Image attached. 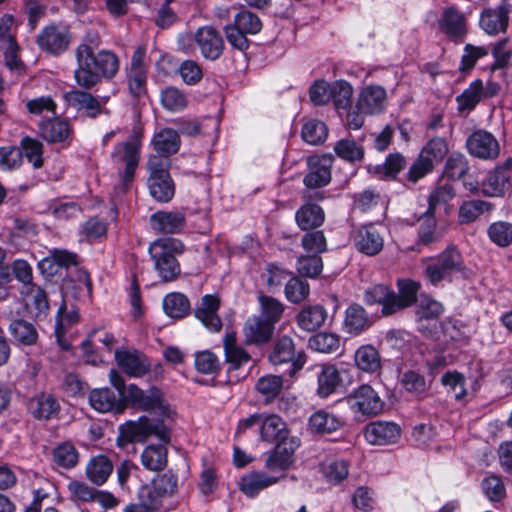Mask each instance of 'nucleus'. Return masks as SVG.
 <instances>
[{
	"mask_svg": "<svg viewBox=\"0 0 512 512\" xmlns=\"http://www.w3.org/2000/svg\"><path fill=\"white\" fill-rule=\"evenodd\" d=\"M149 170L148 188L150 195L158 202H169L175 193L174 182L169 174V161L159 156H150L147 162Z\"/></svg>",
	"mask_w": 512,
	"mask_h": 512,
	"instance_id": "obj_5",
	"label": "nucleus"
},
{
	"mask_svg": "<svg viewBox=\"0 0 512 512\" xmlns=\"http://www.w3.org/2000/svg\"><path fill=\"white\" fill-rule=\"evenodd\" d=\"M334 151L338 157L349 162L361 161L364 157L363 147L353 139L339 140L334 146Z\"/></svg>",
	"mask_w": 512,
	"mask_h": 512,
	"instance_id": "obj_55",
	"label": "nucleus"
},
{
	"mask_svg": "<svg viewBox=\"0 0 512 512\" xmlns=\"http://www.w3.org/2000/svg\"><path fill=\"white\" fill-rule=\"evenodd\" d=\"M354 361L357 368L366 373H376L381 369V356L370 344L362 345L356 350Z\"/></svg>",
	"mask_w": 512,
	"mask_h": 512,
	"instance_id": "obj_36",
	"label": "nucleus"
},
{
	"mask_svg": "<svg viewBox=\"0 0 512 512\" xmlns=\"http://www.w3.org/2000/svg\"><path fill=\"white\" fill-rule=\"evenodd\" d=\"M333 161L334 158L331 154L309 157V171L303 180L305 186L309 189H317L329 184L331 181Z\"/></svg>",
	"mask_w": 512,
	"mask_h": 512,
	"instance_id": "obj_10",
	"label": "nucleus"
},
{
	"mask_svg": "<svg viewBox=\"0 0 512 512\" xmlns=\"http://www.w3.org/2000/svg\"><path fill=\"white\" fill-rule=\"evenodd\" d=\"M139 409L155 411L162 416H169L171 412L170 405L165 400L162 391L156 387H151L144 392Z\"/></svg>",
	"mask_w": 512,
	"mask_h": 512,
	"instance_id": "obj_45",
	"label": "nucleus"
},
{
	"mask_svg": "<svg viewBox=\"0 0 512 512\" xmlns=\"http://www.w3.org/2000/svg\"><path fill=\"white\" fill-rule=\"evenodd\" d=\"M89 403L94 410L101 413L122 412L124 410L119 394L116 395L114 391L107 387L92 390L89 394Z\"/></svg>",
	"mask_w": 512,
	"mask_h": 512,
	"instance_id": "obj_29",
	"label": "nucleus"
},
{
	"mask_svg": "<svg viewBox=\"0 0 512 512\" xmlns=\"http://www.w3.org/2000/svg\"><path fill=\"white\" fill-rule=\"evenodd\" d=\"M492 204L482 200H470L464 202L459 209V219L461 223H471L481 214L490 211Z\"/></svg>",
	"mask_w": 512,
	"mask_h": 512,
	"instance_id": "obj_56",
	"label": "nucleus"
},
{
	"mask_svg": "<svg viewBox=\"0 0 512 512\" xmlns=\"http://www.w3.org/2000/svg\"><path fill=\"white\" fill-rule=\"evenodd\" d=\"M323 269L322 258L319 255H302L297 260V271L300 275L314 278L318 276Z\"/></svg>",
	"mask_w": 512,
	"mask_h": 512,
	"instance_id": "obj_61",
	"label": "nucleus"
},
{
	"mask_svg": "<svg viewBox=\"0 0 512 512\" xmlns=\"http://www.w3.org/2000/svg\"><path fill=\"white\" fill-rule=\"evenodd\" d=\"M386 102V90L379 85H370L362 89L357 100V109L364 114H378L383 111Z\"/></svg>",
	"mask_w": 512,
	"mask_h": 512,
	"instance_id": "obj_21",
	"label": "nucleus"
},
{
	"mask_svg": "<svg viewBox=\"0 0 512 512\" xmlns=\"http://www.w3.org/2000/svg\"><path fill=\"white\" fill-rule=\"evenodd\" d=\"M256 391L264 397L265 403L272 402L283 389L282 376L268 374L260 377L255 384Z\"/></svg>",
	"mask_w": 512,
	"mask_h": 512,
	"instance_id": "obj_47",
	"label": "nucleus"
},
{
	"mask_svg": "<svg viewBox=\"0 0 512 512\" xmlns=\"http://www.w3.org/2000/svg\"><path fill=\"white\" fill-rule=\"evenodd\" d=\"M115 360L119 368L131 377H142L150 370L148 358L137 350H116Z\"/></svg>",
	"mask_w": 512,
	"mask_h": 512,
	"instance_id": "obj_16",
	"label": "nucleus"
},
{
	"mask_svg": "<svg viewBox=\"0 0 512 512\" xmlns=\"http://www.w3.org/2000/svg\"><path fill=\"white\" fill-rule=\"evenodd\" d=\"M279 481L278 477L269 476L265 472L255 471L241 478L240 490L248 497H255L260 491Z\"/></svg>",
	"mask_w": 512,
	"mask_h": 512,
	"instance_id": "obj_34",
	"label": "nucleus"
},
{
	"mask_svg": "<svg viewBox=\"0 0 512 512\" xmlns=\"http://www.w3.org/2000/svg\"><path fill=\"white\" fill-rule=\"evenodd\" d=\"M353 95L352 86L344 80L332 83L331 100L337 109H347L351 105Z\"/></svg>",
	"mask_w": 512,
	"mask_h": 512,
	"instance_id": "obj_60",
	"label": "nucleus"
},
{
	"mask_svg": "<svg viewBox=\"0 0 512 512\" xmlns=\"http://www.w3.org/2000/svg\"><path fill=\"white\" fill-rule=\"evenodd\" d=\"M444 312V307L439 301L428 296L421 295L416 305V318L422 320H436Z\"/></svg>",
	"mask_w": 512,
	"mask_h": 512,
	"instance_id": "obj_50",
	"label": "nucleus"
},
{
	"mask_svg": "<svg viewBox=\"0 0 512 512\" xmlns=\"http://www.w3.org/2000/svg\"><path fill=\"white\" fill-rule=\"evenodd\" d=\"M19 148L22 151V156L24 155L34 168L42 167L43 144L39 140L25 136L22 138Z\"/></svg>",
	"mask_w": 512,
	"mask_h": 512,
	"instance_id": "obj_54",
	"label": "nucleus"
},
{
	"mask_svg": "<svg viewBox=\"0 0 512 512\" xmlns=\"http://www.w3.org/2000/svg\"><path fill=\"white\" fill-rule=\"evenodd\" d=\"M220 300L214 295H205L194 310L195 317L211 332H218L222 328V321L218 316Z\"/></svg>",
	"mask_w": 512,
	"mask_h": 512,
	"instance_id": "obj_17",
	"label": "nucleus"
},
{
	"mask_svg": "<svg viewBox=\"0 0 512 512\" xmlns=\"http://www.w3.org/2000/svg\"><path fill=\"white\" fill-rule=\"evenodd\" d=\"M327 318V311L321 305L304 307L297 315L298 325L305 331H315L321 327Z\"/></svg>",
	"mask_w": 512,
	"mask_h": 512,
	"instance_id": "obj_39",
	"label": "nucleus"
},
{
	"mask_svg": "<svg viewBox=\"0 0 512 512\" xmlns=\"http://www.w3.org/2000/svg\"><path fill=\"white\" fill-rule=\"evenodd\" d=\"M161 103L169 111H179L187 106V98L178 88L167 87L161 93Z\"/></svg>",
	"mask_w": 512,
	"mask_h": 512,
	"instance_id": "obj_63",
	"label": "nucleus"
},
{
	"mask_svg": "<svg viewBox=\"0 0 512 512\" xmlns=\"http://www.w3.org/2000/svg\"><path fill=\"white\" fill-rule=\"evenodd\" d=\"M150 225L157 233H179L185 225V216L178 211H158L150 216Z\"/></svg>",
	"mask_w": 512,
	"mask_h": 512,
	"instance_id": "obj_24",
	"label": "nucleus"
},
{
	"mask_svg": "<svg viewBox=\"0 0 512 512\" xmlns=\"http://www.w3.org/2000/svg\"><path fill=\"white\" fill-rule=\"evenodd\" d=\"M310 293L308 282L298 278L291 277L285 285V296L288 301L298 304L307 299Z\"/></svg>",
	"mask_w": 512,
	"mask_h": 512,
	"instance_id": "obj_59",
	"label": "nucleus"
},
{
	"mask_svg": "<svg viewBox=\"0 0 512 512\" xmlns=\"http://www.w3.org/2000/svg\"><path fill=\"white\" fill-rule=\"evenodd\" d=\"M511 169L512 158H508L501 166H497L489 173L486 180L482 183V192L487 196L502 194L509 187Z\"/></svg>",
	"mask_w": 512,
	"mask_h": 512,
	"instance_id": "obj_23",
	"label": "nucleus"
},
{
	"mask_svg": "<svg viewBox=\"0 0 512 512\" xmlns=\"http://www.w3.org/2000/svg\"><path fill=\"white\" fill-rule=\"evenodd\" d=\"M152 144L155 151L159 154L158 156L168 160L169 156L178 152L181 140L177 131L171 128H164L154 135Z\"/></svg>",
	"mask_w": 512,
	"mask_h": 512,
	"instance_id": "obj_32",
	"label": "nucleus"
},
{
	"mask_svg": "<svg viewBox=\"0 0 512 512\" xmlns=\"http://www.w3.org/2000/svg\"><path fill=\"white\" fill-rule=\"evenodd\" d=\"M399 294L392 291V306L394 313L410 307L417 301V293L420 288V284L409 280L403 279L398 281Z\"/></svg>",
	"mask_w": 512,
	"mask_h": 512,
	"instance_id": "obj_35",
	"label": "nucleus"
},
{
	"mask_svg": "<svg viewBox=\"0 0 512 512\" xmlns=\"http://www.w3.org/2000/svg\"><path fill=\"white\" fill-rule=\"evenodd\" d=\"M268 359L274 366L290 363V374L302 369L306 362L305 354L303 352L297 353L292 338L286 335L279 337L274 342Z\"/></svg>",
	"mask_w": 512,
	"mask_h": 512,
	"instance_id": "obj_7",
	"label": "nucleus"
},
{
	"mask_svg": "<svg viewBox=\"0 0 512 512\" xmlns=\"http://www.w3.org/2000/svg\"><path fill=\"white\" fill-rule=\"evenodd\" d=\"M100 45V35L89 31L75 49L74 79L85 90L93 89L101 78L112 79L119 70L118 56L110 50H98Z\"/></svg>",
	"mask_w": 512,
	"mask_h": 512,
	"instance_id": "obj_1",
	"label": "nucleus"
},
{
	"mask_svg": "<svg viewBox=\"0 0 512 512\" xmlns=\"http://www.w3.org/2000/svg\"><path fill=\"white\" fill-rule=\"evenodd\" d=\"M183 251V243L175 238H160L150 244L149 254L159 277L164 282L173 281L180 274V265L175 255Z\"/></svg>",
	"mask_w": 512,
	"mask_h": 512,
	"instance_id": "obj_4",
	"label": "nucleus"
},
{
	"mask_svg": "<svg viewBox=\"0 0 512 512\" xmlns=\"http://www.w3.org/2000/svg\"><path fill=\"white\" fill-rule=\"evenodd\" d=\"M439 28L449 38L454 40L463 38L467 33L464 15L453 7L444 10L439 19Z\"/></svg>",
	"mask_w": 512,
	"mask_h": 512,
	"instance_id": "obj_28",
	"label": "nucleus"
},
{
	"mask_svg": "<svg viewBox=\"0 0 512 512\" xmlns=\"http://www.w3.org/2000/svg\"><path fill=\"white\" fill-rule=\"evenodd\" d=\"M366 310L359 304H351L345 311L343 328L351 335H358L371 326Z\"/></svg>",
	"mask_w": 512,
	"mask_h": 512,
	"instance_id": "obj_31",
	"label": "nucleus"
},
{
	"mask_svg": "<svg viewBox=\"0 0 512 512\" xmlns=\"http://www.w3.org/2000/svg\"><path fill=\"white\" fill-rule=\"evenodd\" d=\"M274 328L273 324L258 316L248 318L243 327L245 343L255 345L267 343L273 335Z\"/></svg>",
	"mask_w": 512,
	"mask_h": 512,
	"instance_id": "obj_25",
	"label": "nucleus"
},
{
	"mask_svg": "<svg viewBox=\"0 0 512 512\" xmlns=\"http://www.w3.org/2000/svg\"><path fill=\"white\" fill-rule=\"evenodd\" d=\"M224 350L226 362L230 365V369H238L250 360L249 354L241 347L236 345L235 336L227 334L224 339Z\"/></svg>",
	"mask_w": 512,
	"mask_h": 512,
	"instance_id": "obj_49",
	"label": "nucleus"
},
{
	"mask_svg": "<svg viewBox=\"0 0 512 512\" xmlns=\"http://www.w3.org/2000/svg\"><path fill=\"white\" fill-rule=\"evenodd\" d=\"M137 500L138 502L127 505L123 512H156L164 498L151 483H147L139 488Z\"/></svg>",
	"mask_w": 512,
	"mask_h": 512,
	"instance_id": "obj_22",
	"label": "nucleus"
},
{
	"mask_svg": "<svg viewBox=\"0 0 512 512\" xmlns=\"http://www.w3.org/2000/svg\"><path fill=\"white\" fill-rule=\"evenodd\" d=\"M484 96V88L481 80L473 81L459 96L456 97L458 111L471 112Z\"/></svg>",
	"mask_w": 512,
	"mask_h": 512,
	"instance_id": "obj_43",
	"label": "nucleus"
},
{
	"mask_svg": "<svg viewBox=\"0 0 512 512\" xmlns=\"http://www.w3.org/2000/svg\"><path fill=\"white\" fill-rule=\"evenodd\" d=\"M401 429L393 422L375 421L365 428V438L373 445H389L396 443Z\"/></svg>",
	"mask_w": 512,
	"mask_h": 512,
	"instance_id": "obj_19",
	"label": "nucleus"
},
{
	"mask_svg": "<svg viewBox=\"0 0 512 512\" xmlns=\"http://www.w3.org/2000/svg\"><path fill=\"white\" fill-rule=\"evenodd\" d=\"M163 309L167 316L181 319L189 314L191 307L188 298L184 294L172 292L164 297Z\"/></svg>",
	"mask_w": 512,
	"mask_h": 512,
	"instance_id": "obj_44",
	"label": "nucleus"
},
{
	"mask_svg": "<svg viewBox=\"0 0 512 512\" xmlns=\"http://www.w3.org/2000/svg\"><path fill=\"white\" fill-rule=\"evenodd\" d=\"M418 231V243L428 245L438 240L439 235L436 231V220L433 213L426 211L420 218Z\"/></svg>",
	"mask_w": 512,
	"mask_h": 512,
	"instance_id": "obj_57",
	"label": "nucleus"
},
{
	"mask_svg": "<svg viewBox=\"0 0 512 512\" xmlns=\"http://www.w3.org/2000/svg\"><path fill=\"white\" fill-rule=\"evenodd\" d=\"M303 249L314 255H319L327 250V241L323 231L307 232L301 239Z\"/></svg>",
	"mask_w": 512,
	"mask_h": 512,
	"instance_id": "obj_64",
	"label": "nucleus"
},
{
	"mask_svg": "<svg viewBox=\"0 0 512 512\" xmlns=\"http://www.w3.org/2000/svg\"><path fill=\"white\" fill-rule=\"evenodd\" d=\"M8 331L18 346H33L39 338L35 325L24 319L12 320Z\"/></svg>",
	"mask_w": 512,
	"mask_h": 512,
	"instance_id": "obj_33",
	"label": "nucleus"
},
{
	"mask_svg": "<svg viewBox=\"0 0 512 512\" xmlns=\"http://www.w3.org/2000/svg\"><path fill=\"white\" fill-rule=\"evenodd\" d=\"M299 445V440L296 437L276 443L275 448L267 453L265 467L269 471L287 470L294 462V453Z\"/></svg>",
	"mask_w": 512,
	"mask_h": 512,
	"instance_id": "obj_11",
	"label": "nucleus"
},
{
	"mask_svg": "<svg viewBox=\"0 0 512 512\" xmlns=\"http://www.w3.org/2000/svg\"><path fill=\"white\" fill-rule=\"evenodd\" d=\"M469 170L466 157L460 153L451 154L445 165V174L453 180L462 179Z\"/></svg>",
	"mask_w": 512,
	"mask_h": 512,
	"instance_id": "obj_62",
	"label": "nucleus"
},
{
	"mask_svg": "<svg viewBox=\"0 0 512 512\" xmlns=\"http://www.w3.org/2000/svg\"><path fill=\"white\" fill-rule=\"evenodd\" d=\"M470 274L462 254L455 246H448L438 256L430 259L423 270L424 279L434 287L441 286L443 282L467 279Z\"/></svg>",
	"mask_w": 512,
	"mask_h": 512,
	"instance_id": "obj_3",
	"label": "nucleus"
},
{
	"mask_svg": "<svg viewBox=\"0 0 512 512\" xmlns=\"http://www.w3.org/2000/svg\"><path fill=\"white\" fill-rule=\"evenodd\" d=\"M119 430L120 435L117 439L119 446L133 442L142 443L149 437L156 436L162 444L148 445L141 453V464L147 470L154 472H159L166 468L168 452L165 444L170 442L171 433L163 421L142 416L137 421H128L121 425Z\"/></svg>",
	"mask_w": 512,
	"mask_h": 512,
	"instance_id": "obj_2",
	"label": "nucleus"
},
{
	"mask_svg": "<svg viewBox=\"0 0 512 512\" xmlns=\"http://www.w3.org/2000/svg\"><path fill=\"white\" fill-rule=\"evenodd\" d=\"M242 33L248 35H255L262 29V22L260 18L249 10H241L234 16L232 23Z\"/></svg>",
	"mask_w": 512,
	"mask_h": 512,
	"instance_id": "obj_51",
	"label": "nucleus"
},
{
	"mask_svg": "<svg viewBox=\"0 0 512 512\" xmlns=\"http://www.w3.org/2000/svg\"><path fill=\"white\" fill-rule=\"evenodd\" d=\"M195 43L201 55L211 61L221 57L224 51V40L213 26H202L195 32Z\"/></svg>",
	"mask_w": 512,
	"mask_h": 512,
	"instance_id": "obj_14",
	"label": "nucleus"
},
{
	"mask_svg": "<svg viewBox=\"0 0 512 512\" xmlns=\"http://www.w3.org/2000/svg\"><path fill=\"white\" fill-rule=\"evenodd\" d=\"M328 135V129L324 122L316 119L306 122L301 131V136L305 142L311 145H319L325 141Z\"/></svg>",
	"mask_w": 512,
	"mask_h": 512,
	"instance_id": "obj_52",
	"label": "nucleus"
},
{
	"mask_svg": "<svg viewBox=\"0 0 512 512\" xmlns=\"http://www.w3.org/2000/svg\"><path fill=\"white\" fill-rule=\"evenodd\" d=\"M295 219L299 228L307 231L320 227L325 220V214L320 206L306 204L296 212Z\"/></svg>",
	"mask_w": 512,
	"mask_h": 512,
	"instance_id": "obj_38",
	"label": "nucleus"
},
{
	"mask_svg": "<svg viewBox=\"0 0 512 512\" xmlns=\"http://www.w3.org/2000/svg\"><path fill=\"white\" fill-rule=\"evenodd\" d=\"M38 131L40 137L48 143H64L71 139L73 133L68 120L55 116L42 120Z\"/></svg>",
	"mask_w": 512,
	"mask_h": 512,
	"instance_id": "obj_18",
	"label": "nucleus"
},
{
	"mask_svg": "<svg viewBox=\"0 0 512 512\" xmlns=\"http://www.w3.org/2000/svg\"><path fill=\"white\" fill-rule=\"evenodd\" d=\"M343 421L325 410L314 412L309 418V427L314 433L329 434L338 430Z\"/></svg>",
	"mask_w": 512,
	"mask_h": 512,
	"instance_id": "obj_40",
	"label": "nucleus"
},
{
	"mask_svg": "<svg viewBox=\"0 0 512 512\" xmlns=\"http://www.w3.org/2000/svg\"><path fill=\"white\" fill-rule=\"evenodd\" d=\"M489 239L499 247L512 244V224L505 221L492 223L488 228Z\"/></svg>",
	"mask_w": 512,
	"mask_h": 512,
	"instance_id": "obj_58",
	"label": "nucleus"
},
{
	"mask_svg": "<svg viewBox=\"0 0 512 512\" xmlns=\"http://www.w3.org/2000/svg\"><path fill=\"white\" fill-rule=\"evenodd\" d=\"M142 133L134 129L129 140L116 145L112 158L116 162L125 165L122 175L123 186L126 188L134 178L135 169L139 162V150L141 146Z\"/></svg>",
	"mask_w": 512,
	"mask_h": 512,
	"instance_id": "obj_6",
	"label": "nucleus"
},
{
	"mask_svg": "<svg viewBox=\"0 0 512 512\" xmlns=\"http://www.w3.org/2000/svg\"><path fill=\"white\" fill-rule=\"evenodd\" d=\"M309 347L319 353L332 354L339 351L341 340L338 334L320 332L310 337Z\"/></svg>",
	"mask_w": 512,
	"mask_h": 512,
	"instance_id": "obj_48",
	"label": "nucleus"
},
{
	"mask_svg": "<svg viewBox=\"0 0 512 512\" xmlns=\"http://www.w3.org/2000/svg\"><path fill=\"white\" fill-rule=\"evenodd\" d=\"M348 402L352 410L367 416L377 415L382 411L384 405L378 393L366 384L361 385L349 395Z\"/></svg>",
	"mask_w": 512,
	"mask_h": 512,
	"instance_id": "obj_12",
	"label": "nucleus"
},
{
	"mask_svg": "<svg viewBox=\"0 0 512 512\" xmlns=\"http://www.w3.org/2000/svg\"><path fill=\"white\" fill-rule=\"evenodd\" d=\"M28 409L34 418L49 420L59 413L60 404L53 395L42 393L29 401Z\"/></svg>",
	"mask_w": 512,
	"mask_h": 512,
	"instance_id": "obj_30",
	"label": "nucleus"
},
{
	"mask_svg": "<svg viewBox=\"0 0 512 512\" xmlns=\"http://www.w3.org/2000/svg\"><path fill=\"white\" fill-rule=\"evenodd\" d=\"M109 380L111 385L117 390L124 407L126 404H130L133 407L139 408L143 400L144 390L140 389L135 384L125 385L124 378L115 369L110 370Z\"/></svg>",
	"mask_w": 512,
	"mask_h": 512,
	"instance_id": "obj_26",
	"label": "nucleus"
},
{
	"mask_svg": "<svg viewBox=\"0 0 512 512\" xmlns=\"http://www.w3.org/2000/svg\"><path fill=\"white\" fill-rule=\"evenodd\" d=\"M71 42L69 29L65 26L50 24L45 26L37 36V43L41 50L53 55L65 52Z\"/></svg>",
	"mask_w": 512,
	"mask_h": 512,
	"instance_id": "obj_9",
	"label": "nucleus"
},
{
	"mask_svg": "<svg viewBox=\"0 0 512 512\" xmlns=\"http://www.w3.org/2000/svg\"><path fill=\"white\" fill-rule=\"evenodd\" d=\"M354 245L359 252L368 256H374L382 250L384 239L376 226L367 225L356 232Z\"/></svg>",
	"mask_w": 512,
	"mask_h": 512,
	"instance_id": "obj_20",
	"label": "nucleus"
},
{
	"mask_svg": "<svg viewBox=\"0 0 512 512\" xmlns=\"http://www.w3.org/2000/svg\"><path fill=\"white\" fill-rule=\"evenodd\" d=\"M468 152L480 159H495L500 152V146L494 135L486 130L474 131L466 140Z\"/></svg>",
	"mask_w": 512,
	"mask_h": 512,
	"instance_id": "obj_13",
	"label": "nucleus"
},
{
	"mask_svg": "<svg viewBox=\"0 0 512 512\" xmlns=\"http://www.w3.org/2000/svg\"><path fill=\"white\" fill-rule=\"evenodd\" d=\"M257 298L260 310V315L258 317L275 326V324L280 321L284 313V304L280 300L272 296L265 295L262 292H259Z\"/></svg>",
	"mask_w": 512,
	"mask_h": 512,
	"instance_id": "obj_41",
	"label": "nucleus"
},
{
	"mask_svg": "<svg viewBox=\"0 0 512 512\" xmlns=\"http://www.w3.org/2000/svg\"><path fill=\"white\" fill-rule=\"evenodd\" d=\"M259 432L260 439L267 443H279L290 438L286 423L276 414H263Z\"/></svg>",
	"mask_w": 512,
	"mask_h": 512,
	"instance_id": "obj_27",
	"label": "nucleus"
},
{
	"mask_svg": "<svg viewBox=\"0 0 512 512\" xmlns=\"http://www.w3.org/2000/svg\"><path fill=\"white\" fill-rule=\"evenodd\" d=\"M317 380V393L322 398L334 393L341 382L339 371L334 365H322Z\"/></svg>",
	"mask_w": 512,
	"mask_h": 512,
	"instance_id": "obj_42",
	"label": "nucleus"
},
{
	"mask_svg": "<svg viewBox=\"0 0 512 512\" xmlns=\"http://www.w3.org/2000/svg\"><path fill=\"white\" fill-rule=\"evenodd\" d=\"M64 98L71 107L89 118L95 119L101 114H110L105 107L108 96L95 97L87 91L75 89L65 93Z\"/></svg>",
	"mask_w": 512,
	"mask_h": 512,
	"instance_id": "obj_8",
	"label": "nucleus"
},
{
	"mask_svg": "<svg viewBox=\"0 0 512 512\" xmlns=\"http://www.w3.org/2000/svg\"><path fill=\"white\" fill-rule=\"evenodd\" d=\"M364 299L367 304H381L384 315L394 314L392 306V290L388 286L377 284L365 291Z\"/></svg>",
	"mask_w": 512,
	"mask_h": 512,
	"instance_id": "obj_46",
	"label": "nucleus"
},
{
	"mask_svg": "<svg viewBox=\"0 0 512 512\" xmlns=\"http://www.w3.org/2000/svg\"><path fill=\"white\" fill-rule=\"evenodd\" d=\"M53 461L65 469L73 468L79 461V454L76 448L68 442L59 444L53 449Z\"/></svg>",
	"mask_w": 512,
	"mask_h": 512,
	"instance_id": "obj_53",
	"label": "nucleus"
},
{
	"mask_svg": "<svg viewBox=\"0 0 512 512\" xmlns=\"http://www.w3.org/2000/svg\"><path fill=\"white\" fill-rule=\"evenodd\" d=\"M113 471L111 460L104 455L93 457L86 466V476L95 485H103Z\"/></svg>",
	"mask_w": 512,
	"mask_h": 512,
	"instance_id": "obj_37",
	"label": "nucleus"
},
{
	"mask_svg": "<svg viewBox=\"0 0 512 512\" xmlns=\"http://www.w3.org/2000/svg\"><path fill=\"white\" fill-rule=\"evenodd\" d=\"M510 12L511 5L508 3V0H503V2L495 8L485 9L480 16L481 28L489 35H497L506 32Z\"/></svg>",
	"mask_w": 512,
	"mask_h": 512,
	"instance_id": "obj_15",
	"label": "nucleus"
}]
</instances>
